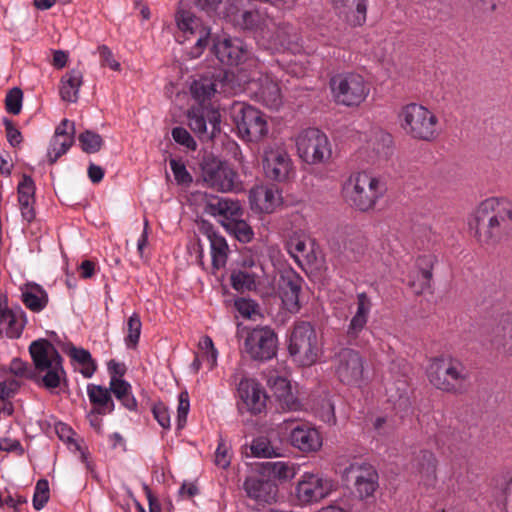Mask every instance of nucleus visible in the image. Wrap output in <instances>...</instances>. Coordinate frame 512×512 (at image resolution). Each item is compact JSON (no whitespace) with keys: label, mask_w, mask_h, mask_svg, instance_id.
I'll list each match as a JSON object with an SVG mask.
<instances>
[{"label":"nucleus","mask_w":512,"mask_h":512,"mask_svg":"<svg viewBox=\"0 0 512 512\" xmlns=\"http://www.w3.org/2000/svg\"><path fill=\"white\" fill-rule=\"evenodd\" d=\"M470 230L482 245L495 246L512 234V202L504 197L483 200L469 222Z\"/></svg>","instance_id":"obj_1"},{"label":"nucleus","mask_w":512,"mask_h":512,"mask_svg":"<svg viewBox=\"0 0 512 512\" xmlns=\"http://www.w3.org/2000/svg\"><path fill=\"white\" fill-rule=\"evenodd\" d=\"M228 17L235 28L251 34L263 48L274 51L285 49L276 31V24L266 9H238Z\"/></svg>","instance_id":"obj_2"},{"label":"nucleus","mask_w":512,"mask_h":512,"mask_svg":"<svg viewBox=\"0 0 512 512\" xmlns=\"http://www.w3.org/2000/svg\"><path fill=\"white\" fill-rule=\"evenodd\" d=\"M430 383L439 390L462 394L470 386V371L464 363L452 356L434 358L427 369Z\"/></svg>","instance_id":"obj_3"},{"label":"nucleus","mask_w":512,"mask_h":512,"mask_svg":"<svg viewBox=\"0 0 512 512\" xmlns=\"http://www.w3.org/2000/svg\"><path fill=\"white\" fill-rule=\"evenodd\" d=\"M386 192V184L371 173L362 171L350 175L343 186L347 201L361 212L373 210Z\"/></svg>","instance_id":"obj_4"},{"label":"nucleus","mask_w":512,"mask_h":512,"mask_svg":"<svg viewBox=\"0 0 512 512\" xmlns=\"http://www.w3.org/2000/svg\"><path fill=\"white\" fill-rule=\"evenodd\" d=\"M29 352L39 383L48 390L58 388L66 373L63 358L54 345L46 339H39L30 344Z\"/></svg>","instance_id":"obj_5"},{"label":"nucleus","mask_w":512,"mask_h":512,"mask_svg":"<svg viewBox=\"0 0 512 512\" xmlns=\"http://www.w3.org/2000/svg\"><path fill=\"white\" fill-rule=\"evenodd\" d=\"M398 119L405 134L412 139L432 142L440 134L438 117L421 104L409 103L403 106Z\"/></svg>","instance_id":"obj_6"},{"label":"nucleus","mask_w":512,"mask_h":512,"mask_svg":"<svg viewBox=\"0 0 512 512\" xmlns=\"http://www.w3.org/2000/svg\"><path fill=\"white\" fill-rule=\"evenodd\" d=\"M330 88L335 102L346 107L360 106L370 93L369 82L362 75L353 72L333 76Z\"/></svg>","instance_id":"obj_7"},{"label":"nucleus","mask_w":512,"mask_h":512,"mask_svg":"<svg viewBox=\"0 0 512 512\" xmlns=\"http://www.w3.org/2000/svg\"><path fill=\"white\" fill-rule=\"evenodd\" d=\"M316 331L307 321L296 322L290 333V356L300 366H311L320 354Z\"/></svg>","instance_id":"obj_8"},{"label":"nucleus","mask_w":512,"mask_h":512,"mask_svg":"<svg viewBox=\"0 0 512 512\" xmlns=\"http://www.w3.org/2000/svg\"><path fill=\"white\" fill-rule=\"evenodd\" d=\"M243 351L254 361H269L277 354L278 338L273 329L258 326L253 329L245 328Z\"/></svg>","instance_id":"obj_9"},{"label":"nucleus","mask_w":512,"mask_h":512,"mask_svg":"<svg viewBox=\"0 0 512 512\" xmlns=\"http://www.w3.org/2000/svg\"><path fill=\"white\" fill-rule=\"evenodd\" d=\"M297 153L307 164H322L331 158V144L325 133L317 128L302 131L296 139Z\"/></svg>","instance_id":"obj_10"},{"label":"nucleus","mask_w":512,"mask_h":512,"mask_svg":"<svg viewBox=\"0 0 512 512\" xmlns=\"http://www.w3.org/2000/svg\"><path fill=\"white\" fill-rule=\"evenodd\" d=\"M337 379L345 385H358L363 379L364 359L352 348H341L332 358Z\"/></svg>","instance_id":"obj_11"},{"label":"nucleus","mask_w":512,"mask_h":512,"mask_svg":"<svg viewBox=\"0 0 512 512\" xmlns=\"http://www.w3.org/2000/svg\"><path fill=\"white\" fill-rule=\"evenodd\" d=\"M347 482H352L356 494L361 499L372 497L379 487L378 473L369 463L353 461L341 471Z\"/></svg>","instance_id":"obj_12"},{"label":"nucleus","mask_w":512,"mask_h":512,"mask_svg":"<svg viewBox=\"0 0 512 512\" xmlns=\"http://www.w3.org/2000/svg\"><path fill=\"white\" fill-rule=\"evenodd\" d=\"M187 118L190 129L202 141L213 140L220 133V112L210 105L191 107Z\"/></svg>","instance_id":"obj_13"},{"label":"nucleus","mask_w":512,"mask_h":512,"mask_svg":"<svg viewBox=\"0 0 512 512\" xmlns=\"http://www.w3.org/2000/svg\"><path fill=\"white\" fill-rule=\"evenodd\" d=\"M240 137L249 142H259L268 134V124L258 109L242 104L235 117Z\"/></svg>","instance_id":"obj_14"},{"label":"nucleus","mask_w":512,"mask_h":512,"mask_svg":"<svg viewBox=\"0 0 512 512\" xmlns=\"http://www.w3.org/2000/svg\"><path fill=\"white\" fill-rule=\"evenodd\" d=\"M176 22L185 39H195V44L190 52L193 58L199 57L210 41V28L189 11H179L176 14Z\"/></svg>","instance_id":"obj_15"},{"label":"nucleus","mask_w":512,"mask_h":512,"mask_svg":"<svg viewBox=\"0 0 512 512\" xmlns=\"http://www.w3.org/2000/svg\"><path fill=\"white\" fill-rule=\"evenodd\" d=\"M336 483L319 474L305 473L296 487V499L300 504L317 502L336 489Z\"/></svg>","instance_id":"obj_16"},{"label":"nucleus","mask_w":512,"mask_h":512,"mask_svg":"<svg viewBox=\"0 0 512 512\" xmlns=\"http://www.w3.org/2000/svg\"><path fill=\"white\" fill-rule=\"evenodd\" d=\"M211 40V51L222 64L237 66L246 60L248 51L242 40L220 35L213 36Z\"/></svg>","instance_id":"obj_17"},{"label":"nucleus","mask_w":512,"mask_h":512,"mask_svg":"<svg viewBox=\"0 0 512 512\" xmlns=\"http://www.w3.org/2000/svg\"><path fill=\"white\" fill-rule=\"evenodd\" d=\"M237 174L228 165L219 163H206L202 167L204 183L217 191L230 192L235 187Z\"/></svg>","instance_id":"obj_18"},{"label":"nucleus","mask_w":512,"mask_h":512,"mask_svg":"<svg viewBox=\"0 0 512 512\" xmlns=\"http://www.w3.org/2000/svg\"><path fill=\"white\" fill-rule=\"evenodd\" d=\"M249 203L253 211L270 214L283 204V197L276 185H259L250 190Z\"/></svg>","instance_id":"obj_19"},{"label":"nucleus","mask_w":512,"mask_h":512,"mask_svg":"<svg viewBox=\"0 0 512 512\" xmlns=\"http://www.w3.org/2000/svg\"><path fill=\"white\" fill-rule=\"evenodd\" d=\"M392 142L391 134L381 128H372L360 152L366 154L367 161L387 159L392 154Z\"/></svg>","instance_id":"obj_20"},{"label":"nucleus","mask_w":512,"mask_h":512,"mask_svg":"<svg viewBox=\"0 0 512 512\" xmlns=\"http://www.w3.org/2000/svg\"><path fill=\"white\" fill-rule=\"evenodd\" d=\"M238 394L242 401L238 408L251 414H260L266 407V395L261 385L253 379H242L238 385Z\"/></svg>","instance_id":"obj_21"},{"label":"nucleus","mask_w":512,"mask_h":512,"mask_svg":"<svg viewBox=\"0 0 512 512\" xmlns=\"http://www.w3.org/2000/svg\"><path fill=\"white\" fill-rule=\"evenodd\" d=\"M204 212L218 219L225 228L228 222L236 217L244 216V209L238 200L224 197H212L204 207Z\"/></svg>","instance_id":"obj_22"},{"label":"nucleus","mask_w":512,"mask_h":512,"mask_svg":"<svg viewBox=\"0 0 512 512\" xmlns=\"http://www.w3.org/2000/svg\"><path fill=\"white\" fill-rule=\"evenodd\" d=\"M225 75L226 73L223 70L209 71L201 75L190 86L192 97L200 105H205L204 103L210 101L211 97L215 94L217 87L223 84Z\"/></svg>","instance_id":"obj_23"},{"label":"nucleus","mask_w":512,"mask_h":512,"mask_svg":"<svg viewBox=\"0 0 512 512\" xmlns=\"http://www.w3.org/2000/svg\"><path fill=\"white\" fill-rule=\"evenodd\" d=\"M290 258L303 270L307 271L316 264L315 243L307 235L290 237Z\"/></svg>","instance_id":"obj_24"},{"label":"nucleus","mask_w":512,"mask_h":512,"mask_svg":"<svg viewBox=\"0 0 512 512\" xmlns=\"http://www.w3.org/2000/svg\"><path fill=\"white\" fill-rule=\"evenodd\" d=\"M263 167L267 178L285 182L288 179V155L284 147L271 148L265 152Z\"/></svg>","instance_id":"obj_25"},{"label":"nucleus","mask_w":512,"mask_h":512,"mask_svg":"<svg viewBox=\"0 0 512 512\" xmlns=\"http://www.w3.org/2000/svg\"><path fill=\"white\" fill-rule=\"evenodd\" d=\"M290 444L302 452H315L321 445L322 440L319 432L306 424L292 426L290 420Z\"/></svg>","instance_id":"obj_26"},{"label":"nucleus","mask_w":512,"mask_h":512,"mask_svg":"<svg viewBox=\"0 0 512 512\" xmlns=\"http://www.w3.org/2000/svg\"><path fill=\"white\" fill-rule=\"evenodd\" d=\"M35 183L33 179L23 174L22 180L19 182L17 187L18 203L21 211V215L25 221L31 223L35 217Z\"/></svg>","instance_id":"obj_27"},{"label":"nucleus","mask_w":512,"mask_h":512,"mask_svg":"<svg viewBox=\"0 0 512 512\" xmlns=\"http://www.w3.org/2000/svg\"><path fill=\"white\" fill-rule=\"evenodd\" d=\"M372 308V302L365 292L357 294V309L347 327L346 335L350 343L357 339L365 328Z\"/></svg>","instance_id":"obj_28"},{"label":"nucleus","mask_w":512,"mask_h":512,"mask_svg":"<svg viewBox=\"0 0 512 512\" xmlns=\"http://www.w3.org/2000/svg\"><path fill=\"white\" fill-rule=\"evenodd\" d=\"M334 8L354 26H361L366 21L367 0H333Z\"/></svg>","instance_id":"obj_29"},{"label":"nucleus","mask_w":512,"mask_h":512,"mask_svg":"<svg viewBox=\"0 0 512 512\" xmlns=\"http://www.w3.org/2000/svg\"><path fill=\"white\" fill-rule=\"evenodd\" d=\"M493 345L503 353L512 356V312L500 315L495 328Z\"/></svg>","instance_id":"obj_30"},{"label":"nucleus","mask_w":512,"mask_h":512,"mask_svg":"<svg viewBox=\"0 0 512 512\" xmlns=\"http://www.w3.org/2000/svg\"><path fill=\"white\" fill-rule=\"evenodd\" d=\"M83 84V73L79 69L67 71L60 80L59 93L63 101L69 103L77 102L79 89Z\"/></svg>","instance_id":"obj_31"},{"label":"nucleus","mask_w":512,"mask_h":512,"mask_svg":"<svg viewBox=\"0 0 512 512\" xmlns=\"http://www.w3.org/2000/svg\"><path fill=\"white\" fill-rule=\"evenodd\" d=\"M436 261L433 255H422L416 260V267L418 269L417 280L409 282L414 292L421 294L430 288V282L432 279V269Z\"/></svg>","instance_id":"obj_32"},{"label":"nucleus","mask_w":512,"mask_h":512,"mask_svg":"<svg viewBox=\"0 0 512 512\" xmlns=\"http://www.w3.org/2000/svg\"><path fill=\"white\" fill-rule=\"evenodd\" d=\"M243 487L247 496L258 502L269 503L274 499L276 492V488L273 484L256 477L247 478Z\"/></svg>","instance_id":"obj_33"},{"label":"nucleus","mask_w":512,"mask_h":512,"mask_svg":"<svg viewBox=\"0 0 512 512\" xmlns=\"http://www.w3.org/2000/svg\"><path fill=\"white\" fill-rule=\"evenodd\" d=\"M0 324H7L6 335L9 338H19L24 329L23 313L9 309L6 300L0 296Z\"/></svg>","instance_id":"obj_34"},{"label":"nucleus","mask_w":512,"mask_h":512,"mask_svg":"<svg viewBox=\"0 0 512 512\" xmlns=\"http://www.w3.org/2000/svg\"><path fill=\"white\" fill-rule=\"evenodd\" d=\"M22 302L32 312L39 313L48 304L49 297L47 292L36 283H29L22 291Z\"/></svg>","instance_id":"obj_35"},{"label":"nucleus","mask_w":512,"mask_h":512,"mask_svg":"<svg viewBox=\"0 0 512 512\" xmlns=\"http://www.w3.org/2000/svg\"><path fill=\"white\" fill-rule=\"evenodd\" d=\"M437 461L434 454L424 450L419 453L415 459L414 466L420 475V481L425 486H431L436 481Z\"/></svg>","instance_id":"obj_36"},{"label":"nucleus","mask_w":512,"mask_h":512,"mask_svg":"<svg viewBox=\"0 0 512 512\" xmlns=\"http://www.w3.org/2000/svg\"><path fill=\"white\" fill-rule=\"evenodd\" d=\"M87 394L91 404L99 414H109L114 410V402L111 398L110 391L100 385L89 384L87 386Z\"/></svg>","instance_id":"obj_37"},{"label":"nucleus","mask_w":512,"mask_h":512,"mask_svg":"<svg viewBox=\"0 0 512 512\" xmlns=\"http://www.w3.org/2000/svg\"><path fill=\"white\" fill-rule=\"evenodd\" d=\"M208 239L211 247L212 264L216 269H220L226 265L228 258V244L226 239L215 231H209Z\"/></svg>","instance_id":"obj_38"},{"label":"nucleus","mask_w":512,"mask_h":512,"mask_svg":"<svg viewBox=\"0 0 512 512\" xmlns=\"http://www.w3.org/2000/svg\"><path fill=\"white\" fill-rule=\"evenodd\" d=\"M258 97L260 102L271 110H279L283 105V97L279 85L273 81H266L262 84Z\"/></svg>","instance_id":"obj_39"},{"label":"nucleus","mask_w":512,"mask_h":512,"mask_svg":"<svg viewBox=\"0 0 512 512\" xmlns=\"http://www.w3.org/2000/svg\"><path fill=\"white\" fill-rule=\"evenodd\" d=\"M224 229L242 243H249L254 238V231L243 216L228 222Z\"/></svg>","instance_id":"obj_40"},{"label":"nucleus","mask_w":512,"mask_h":512,"mask_svg":"<svg viewBox=\"0 0 512 512\" xmlns=\"http://www.w3.org/2000/svg\"><path fill=\"white\" fill-rule=\"evenodd\" d=\"M268 385L273 395L279 400L281 408H288V379L285 376L271 375L268 379Z\"/></svg>","instance_id":"obj_41"},{"label":"nucleus","mask_w":512,"mask_h":512,"mask_svg":"<svg viewBox=\"0 0 512 512\" xmlns=\"http://www.w3.org/2000/svg\"><path fill=\"white\" fill-rule=\"evenodd\" d=\"M70 356L83 366L81 373L85 378L92 377L97 367L88 350L72 347L70 350Z\"/></svg>","instance_id":"obj_42"},{"label":"nucleus","mask_w":512,"mask_h":512,"mask_svg":"<svg viewBox=\"0 0 512 512\" xmlns=\"http://www.w3.org/2000/svg\"><path fill=\"white\" fill-rule=\"evenodd\" d=\"M74 143V139H59L58 137H52L48 151L47 157L50 165H53L57 162V160L71 148Z\"/></svg>","instance_id":"obj_43"},{"label":"nucleus","mask_w":512,"mask_h":512,"mask_svg":"<svg viewBox=\"0 0 512 512\" xmlns=\"http://www.w3.org/2000/svg\"><path fill=\"white\" fill-rule=\"evenodd\" d=\"M81 149L88 154L98 152L103 146L102 137L93 131L86 130L78 137Z\"/></svg>","instance_id":"obj_44"},{"label":"nucleus","mask_w":512,"mask_h":512,"mask_svg":"<svg viewBox=\"0 0 512 512\" xmlns=\"http://www.w3.org/2000/svg\"><path fill=\"white\" fill-rule=\"evenodd\" d=\"M231 285L239 291H250L256 287L255 276L247 271H235L231 274Z\"/></svg>","instance_id":"obj_45"},{"label":"nucleus","mask_w":512,"mask_h":512,"mask_svg":"<svg viewBox=\"0 0 512 512\" xmlns=\"http://www.w3.org/2000/svg\"><path fill=\"white\" fill-rule=\"evenodd\" d=\"M142 323L138 314L134 313L127 321V336L125 337V343L128 348H136L140 334H141Z\"/></svg>","instance_id":"obj_46"},{"label":"nucleus","mask_w":512,"mask_h":512,"mask_svg":"<svg viewBox=\"0 0 512 512\" xmlns=\"http://www.w3.org/2000/svg\"><path fill=\"white\" fill-rule=\"evenodd\" d=\"M251 454L254 457L271 458L277 456L269 440L265 437H258L253 440L250 446Z\"/></svg>","instance_id":"obj_47"},{"label":"nucleus","mask_w":512,"mask_h":512,"mask_svg":"<svg viewBox=\"0 0 512 512\" xmlns=\"http://www.w3.org/2000/svg\"><path fill=\"white\" fill-rule=\"evenodd\" d=\"M50 497L49 483L46 479H40L37 481L35 491L33 495V507L36 510H41Z\"/></svg>","instance_id":"obj_48"},{"label":"nucleus","mask_w":512,"mask_h":512,"mask_svg":"<svg viewBox=\"0 0 512 512\" xmlns=\"http://www.w3.org/2000/svg\"><path fill=\"white\" fill-rule=\"evenodd\" d=\"M301 282L302 279L290 267V313L297 312L300 309Z\"/></svg>","instance_id":"obj_49"},{"label":"nucleus","mask_w":512,"mask_h":512,"mask_svg":"<svg viewBox=\"0 0 512 512\" xmlns=\"http://www.w3.org/2000/svg\"><path fill=\"white\" fill-rule=\"evenodd\" d=\"M199 345L203 350L201 359L207 362L209 370H212L216 366L218 355L212 339L209 336H205Z\"/></svg>","instance_id":"obj_50"},{"label":"nucleus","mask_w":512,"mask_h":512,"mask_svg":"<svg viewBox=\"0 0 512 512\" xmlns=\"http://www.w3.org/2000/svg\"><path fill=\"white\" fill-rule=\"evenodd\" d=\"M169 164L177 184L189 185L192 182V176L187 171L183 162L172 158L170 159Z\"/></svg>","instance_id":"obj_51"},{"label":"nucleus","mask_w":512,"mask_h":512,"mask_svg":"<svg viewBox=\"0 0 512 512\" xmlns=\"http://www.w3.org/2000/svg\"><path fill=\"white\" fill-rule=\"evenodd\" d=\"M23 93L19 88L11 89L5 98V107L8 113L17 115L21 111Z\"/></svg>","instance_id":"obj_52"},{"label":"nucleus","mask_w":512,"mask_h":512,"mask_svg":"<svg viewBox=\"0 0 512 512\" xmlns=\"http://www.w3.org/2000/svg\"><path fill=\"white\" fill-rule=\"evenodd\" d=\"M190 409L189 395L186 391L179 394L178 408H177V426L179 429L183 428L187 421V416Z\"/></svg>","instance_id":"obj_53"},{"label":"nucleus","mask_w":512,"mask_h":512,"mask_svg":"<svg viewBox=\"0 0 512 512\" xmlns=\"http://www.w3.org/2000/svg\"><path fill=\"white\" fill-rule=\"evenodd\" d=\"M172 137L174 141L188 149L195 150L197 144L190 133L183 127H175L172 129Z\"/></svg>","instance_id":"obj_54"},{"label":"nucleus","mask_w":512,"mask_h":512,"mask_svg":"<svg viewBox=\"0 0 512 512\" xmlns=\"http://www.w3.org/2000/svg\"><path fill=\"white\" fill-rule=\"evenodd\" d=\"M152 413L162 428H170V415L167 407L163 403L155 404L152 408Z\"/></svg>","instance_id":"obj_55"},{"label":"nucleus","mask_w":512,"mask_h":512,"mask_svg":"<svg viewBox=\"0 0 512 512\" xmlns=\"http://www.w3.org/2000/svg\"><path fill=\"white\" fill-rule=\"evenodd\" d=\"M230 454L228 446L223 440H220L215 452V464L220 468H227L230 465Z\"/></svg>","instance_id":"obj_56"},{"label":"nucleus","mask_w":512,"mask_h":512,"mask_svg":"<svg viewBox=\"0 0 512 512\" xmlns=\"http://www.w3.org/2000/svg\"><path fill=\"white\" fill-rule=\"evenodd\" d=\"M98 52L100 54L101 63L103 66H108L114 71H119L121 69L120 63L114 59L113 53L108 46H99Z\"/></svg>","instance_id":"obj_57"},{"label":"nucleus","mask_w":512,"mask_h":512,"mask_svg":"<svg viewBox=\"0 0 512 512\" xmlns=\"http://www.w3.org/2000/svg\"><path fill=\"white\" fill-rule=\"evenodd\" d=\"M131 386L128 382L121 378L111 377L110 390L117 399L130 392Z\"/></svg>","instance_id":"obj_58"},{"label":"nucleus","mask_w":512,"mask_h":512,"mask_svg":"<svg viewBox=\"0 0 512 512\" xmlns=\"http://www.w3.org/2000/svg\"><path fill=\"white\" fill-rule=\"evenodd\" d=\"M53 137L59 139H74V124L70 123L67 119H63L56 127Z\"/></svg>","instance_id":"obj_59"},{"label":"nucleus","mask_w":512,"mask_h":512,"mask_svg":"<svg viewBox=\"0 0 512 512\" xmlns=\"http://www.w3.org/2000/svg\"><path fill=\"white\" fill-rule=\"evenodd\" d=\"M4 125L8 142L12 146H17L20 144L22 141V135L20 131L14 126L13 122L11 120L5 119Z\"/></svg>","instance_id":"obj_60"},{"label":"nucleus","mask_w":512,"mask_h":512,"mask_svg":"<svg viewBox=\"0 0 512 512\" xmlns=\"http://www.w3.org/2000/svg\"><path fill=\"white\" fill-rule=\"evenodd\" d=\"M264 468L275 477L285 478L287 476L288 466L285 462H266Z\"/></svg>","instance_id":"obj_61"},{"label":"nucleus","mask_w":512,"mask_h":512,"mask_svg":"<svg viewBox=\"0 0 512 512\" xmlns=\"http://www.w3.org/2000/svg\"><path fill=\"white\" fill-rule=\"evenodd\" d=\"M299 58L298 61L290 59V76L302 77L306 74V66L303 61L306 59V56L300 55Z\"/></svg>","instance_id":"obj_62"},{"label":"nucleus","mask_w":512,"mask_h":512,"mask_svg":"<svg viewBox=\"0 0 512 512\" xmlns=\"http://www.w3.org/2000/svg\"><path fill=\"white\" fill-rule=\"evenodd\" d=\"M279 278L277 279L275 277V282L277 285L278 293L282 299V302L285 303L286 298L288 297V281L286 278L285 271L279 270L278 271Z\"/></svg>","instance_id":"obj_63"},{"label":"nucleus","mask_w":512,"mask_h":512,"mask_svg":"<svg viewBox=\"0 0 512 512\" xmlns=\"http://www.w3.org/2000/svg\"><path fill=\"white\" fill-rule=\"evenodd\" d=\"M372 426L375 432L380 436L387 435L391 430V426L386 417H377L373 421Z\"/></svg>","instance_id":"obj_64"}]
</instances>
